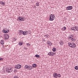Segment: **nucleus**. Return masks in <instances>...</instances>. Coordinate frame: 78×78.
<instances>
[{
	"label": "nucleus",
	"instance_id": "f257e3e1",
	"mask_svg": "<svg viewBox=\"0 0 78 78\" xmlns=\"http://www.w3.org/2000/svg\"><path fill=\"white\" fill-rule=\"evenodd\" d=\"M68 45L73 48H75L76 47V44L74 43H69Z\"/></svg>",
	"mask_w": 78,
	"mask_h": 78
},
{
	"label": "nucleus",
	"instance_id": "f03ea898",
	"mask_svg": "<svg viewBox=\"0 0 78 78\" xmlns=\"http://www.w3.org/2000/svg\"><path fill=\"white\" fill-rule=\"evenodd\" d=\"M25 18L24 17L19 16L17 20L19 22H20V21H25Z\"/></svg>",
	"mask_w": 78,
	"mask_h": 78
},
{
	"label": "nucleus",
	"instance_id": "7ed1b4c3",
	"mask_svg": "<svg viewBox=\"0 0 78 78\" xmlns=\"http://www.w3.org/2000/svg\"><path fill=\"white\" fill-rule=\"evenodd\" d=\"M55 19V17L54 15L51 14L50 15V18H49V20L50 21H53L54 19Z\"/></svg>",
	"mask_w": 78,
	"mask_h": 78
},
{
	"label": "nucleus",
	"instance_id": "20e7f679",
	"mask_svg": "<svg viewBox=\"0 0 78 78\" xmlns=\"http://www.w3.org/2000/svg\"><path fill=\"white\" fill-rule=\"evenodd\" d=\"M25 67L26 69L32 70L33 69V67L31 66H28V65H26Z\"/></svg>",
	"mask_w": 78,
	"mask_h": 78
},
{
	"label": "nucleus",
	"instance_id": "39448f33",
	"mask_svg": "<svg viewBox=\"0 0 78 78\" xmlns=\"http://www.w3.org/2000/svg\"><path fill=\"white\" fill-rule=\"evenodd\" d=\"M73 9L72 6H69L66 7V10H72Z\"/></svg>",
	"mask_w": 78,
	"mask_h": 78
},
{
	"label": "nucleus",
	"instance_id": "423d86ee",
	"mask_svg": "<svg viewBox=\"0 0 78 78\" xmlns=\"http://www.w3.org/2000/svg\"><path fill=\"white\" fill-rule=\"evenodd\" d=\"M21 65H17L15 66V67L17 69H20V68H21Z\"/></svg>",
	"mask_w": 78,
	"mask_h": 78
},
{
	"label": "nucleus",
	"instance_id": "0eeeda50",
	"mask_svg": "<svg viewBox=\"0 0 78 78\" xmlns=\"http://www.w3.org/2000/svg\"><path fill=\"white\" fill-rule=\"evenodd\" d=\"M78 28H77L75 27H73L71 28V30H73V31H78Z\"/></svg>",
	"mask_w": 78,
	"mask_h": 78
},
{
	"label": "nucleus",
	"instance_id": "6e6552de",
	"mask_svg": "<svg viewBox=\"0 0 78 78\" xmlns=\"http://www.w3.org/2000/svg\"><path fill=\"white\" fill-rule=\"evenodd\" d=\"M3 32L4 33H7L9 32V30L8 29H4L3 30Z\"/></svg>",
	"mask_w": 78,
	"mask_h": 78
},
{
	"label": "nucleus",
	"instance_id": "1a4fd4ad",
	"mask_svg": "<svg viewBox=\"0 0 78 78\" xmlns=\"http://www.w3.org/2000/svg\"><path fill=\"white\" fill-rule=\"evenodd\" d=\"M47 44L49 46H51L52 45V43L49 41H48L47 42Z\"/></svg>",
	"mask_w": 78,
	"mask_h": 78
},
{
	"label": "nucleus",
	"instance_id": "9d476101",
	"mask_svg": "<svg viewBox=\"0 0 78 78\" xmlns=\"http://www.w3.org/2000/svg\"><path fill=\"white\" fill-rule=\"evenodd\" d=\"M8 73H11L12 71V69L10 68V69H8L7 70Z\"/></svg>",
	"mask_w": 78,
	"mask_h": 78
},
{
	"label": "nucleus",
	"instance_id": "9b49d317",
	"mask_svg": "<svg viewBox=\"0 0 78 78\" xmlns=\"http://www.w3.org/2000/svg\"><path fill=\"white\" fill-rule=\"evenodd\" d=\"M28 34V31H25L23 32V35H24V36H25V35H27Z\"/></svg>",
	"mask_w": 78,
	"mask_h": 78
},
{
	"label": "nucleus",
	"instance_id": "f8f14e48",
	"mask_svg": "<svg viewBox=\"0 0 78 78\" xmlns=\"http://www.w3.org/2000/svg\"><path fill=\"white\" fill-rule=\"evenodd\" d=\"M73 35H70V37L68 38L69 39H70L71 40L72 38H73Z\"/></svg>",
	"mask_w": 78,
	"mask_h": 78
},
{
	"label": "nucleus",
	"instance_id": "ddd939ff",
	"mask_svg": "<svg viewBox=\"0 0 78 78\" xmlns=\"http://www.w3.org/2000/svg\"><path fill=\"white\" fill-rule=\"evenodd\" d=\"M53 76L54 78H57V73H54L53 74Z\"/></svg>",
	"mask_w": 78,
	"mask_h": 78
},
{
	"label": "nucleus",
	"instance_id": "4468645a",
	"mask_svg": "<svg viewBox=\"0 0 78 78\" xmlns=\"http://www.w3.org/2000/svg\"><path fill=\"white\" fill-rule=\"evenodd\" d=\"M59 44H60V45H62L64 44V42L62 41H61L59 42Z\"/></svg>",
	"mask_w": 78,
	"mask_h": 78
},
{
	"label": "nucleus",
	"instance_id": "2eb2a0df",
	"mask_svg": "<svg viewBox=\"0 0 78 78\" xmlns=\"http://www.w3.org/2000/svg\"><path fill=\"white\" fill-rule=\"evenodd\" d=\"M48 55H49V56H53V53L51 52H50L48 53Z\"/></svg>",
	"mask_w": 78,
	"mask_h": 78
},
{
	"label": "nucleus",
	"instance_id": "dca6fc26",
	"mask_svg": "<svg viewBox=\"0 0 78 78\" xmlns=\"http://www.w3.org/2000/svg\"><path fill=\"white\" fill-rule=\"evenodd\" d=\"M19 44L20 46H22L23 45V42H20L19 43Z\"/></svg>",
	"mask_w": 78,
	"mask_h": 78
},
{
	"label": "nucleus",
	"instance_id": "f3484780",
	"mask_svg": "<svg viewBox=\"0 0 78 78\" xmlns=\"http://www.w3.org/2000/svg\"><path fill=\"white\" fill-rule=\"evenodd\" d=\"M37 66V65L35 64H33L32 65V66L33 67H34V68H36V67Z\"/></svg>",
	"mask_w": 78,
	"mask_h": 78
},
{
	"label": "nucleus",
	"instance_id": "a211bd4d",
	"mask_svg": "<svg viewBox=\"0 0 78 78\" xmlns=\"http://www.w3.org/2000/svg\"><path fill=\"white\" fill-rule=\"evenodd\" d=\"M66 27H63L62 28V31H64V30H66Z\"/></svg>",
	"mask_w": 78,
	"mask_h": 78
},
{
	"label": "nucleus",
	"instance_id": "6ab92c4d",
	"mask_svg": "<svg viewBox=\"0 0 78 78\" xmlns=\"http://www.w3.org/2000/svg\"><path fill=\"white\" fill-rule=\"evenodd\" d=\"M23 30H20V35H22V34H23Z\"/></svg>",
	"mask_w": 78,
	"mask_h": 78
},
{
	"label": "nucleus",
	"instance_id": "aec40b11",
	"mask_svg": "<svg viewBox=\"0 0 78 78\" xmlns=\"http://www.w3.org/2000/svg\"><path fill=\"white\" fill-rule=\"evenodd\" d=\"M0 43L1 44L3 45L4 44V41L3 40H1Z\"/></svg>",
	"mask_w": 78,
	"mask_h": 78
},
{
	"label": "nucleus",
	"instance_id": "412c9836",
	"mask_svg": "<svg viewBox=\"0 0 78 78\" xmlns=\"http://www.w3.org/2000/svg\"><path fill=\"white\" fill-rule=\"evenodd\" d=\"M71 40H72V42H75V41H76V40H75V39L73 38H72V39H71Z\"/></svg>",
	"mask_w": 78,
	"mask_h": 78
},
{
	"label": "nucleus",
	"instance_id": "4be33fe9",
	"mask_svg": "<svg viewBox=\"0 0 78 78\" xmlns=\"http://www.w3.org/2000/svg\"><path fill=\"white\" fill-rule=\"evenodd\" d=\"M56 48H53V49H52V51H56Z\"/></svg>",
	"mask_w": 78,
	"mask_h": 78
},
{
	"label": "nucleus",
	"instance_id": "5701e85b",
	"mask_svg": "<svg viewBox=\"0 0 78 78\" xmlns=\"http://www.w3.org/2000/svg\"><path fill=\"white\" fill-rule=\"evenodd\" d=\"M35 57H36L37 58H40V56L39 55H35Z\"/></svg>",
	"mask_w": 78,
	"mask_h": 78
},
{
	"label": "nucleus",
	"instance_id": "b1692460",
	"mask_svg": "<svg viewBox=\"0 0 78 78\" xmlns=\"http://www.w3.org/2000/svg\"><path fill=\"white\" fill-rule=\"evenodd\" d=\"M48 36H49V35L48 34H45L44 36V37H48Z\"/></svg>",
	"mask_w": 78,
	"mask_h": 78
},
{
	"label": "nucleus",
	"instance_id": "393cba45",
	"mask_svg": "<svg viewBox=\"0 0 78 78\" xmlns=\"http://www.w3.org/2000/svg\"><path fill=\"white\" fill-rule=\"evenodd\" d=\"M75 69H76V70H78V66H76L75 67Z\"/></svg>",
	"mask_w": 78,
	"mask_h": 78
},
{
	"label": "nucleus",
	"instance_id": "a878e982",
	"mask_svg": "<svg viewBox=\"0 0 78 78\" xmlns=\"http://www.w3.org/2000/svg\"><path fill=\"white\" fill-rule=\"evenodd\" d=\"M57 76H58V78H60V77H61V75L60 74H58L57 75Z\"/></svg>",
	"mask_w": 78,
	"mask_h": 78
},
{
	"label": "nucleus",
	"instance_id": "bb28decb",
	"mask_svg": "<svg viewBox=\"0 0 78 78\" xmlns=\"http://www.w3.org/2000/svg\"><path fill=\"white\" fill-rule=\"evenodd\" d=\"M36 6H39V3L37 2V3L36 4Z\"/></svg>",
	"mask_w": 78,
	"mask_h": 78
},
{
	"label": "nucleus",
	"instance_id": "cd10ccee",
	"mask_svg": "<svg viewBox=\"0 0 78 78\" xmlns=\"http://www.w3.org/2000/svg\"><path fill=\"white\" fill-rule=\"evenodd\" d=\"M16 40H17V38H13V41H16Z\"/></svg>",
	"mask_w": 78,
	"mask_h": 78
},
{
	"label": "nucleus",
	"instance_id": "c85d7f7f",
	"mask_svg": "<svg viewBox=\"0 0 78 78\" xmlns=\"http://www.w3.org/2000/svg\"><path fill=\"white\" fill-rule=\"evenodd\" d=\"M14 78H19V77L17 76H14Z\"/></svg>",
	"mask_w": 78,
	"mask_h": 78
},
{
	"label": "nucleus",
	"instance_id": "c756f323",
	"mask_svg": "<svg viewBox=\"0 0 78 78\" xmlns=\"http://www.w3.org/2000/svg\"><path fill=\"white\" fill-rule=\"evenodd\" d=\"M26 45L27 46H30V44L29 43H26Z\"/></svg>",
	"mask_w": 78,
	"mask_h": 78
},
{
	"label": "nucleus",
	"instance_id": "7c9ffc66",
	"mask_svg": "<svg viewBox=\"0 0 78 78\" xmlns=\"http://www.w3.org/2000/svg\"><path fill=\"white\" fill-rule=\"evenodd\" d=\"M2 5H5V2H2Z\"/></svg>",
	"mask_w": 78,
	"mask_h": 78
},
{
	"label": "nucleus",
	"instance_id": "2f4dec72",
	"mask_svg": "<svg viewBox=\"0 0 78 78\" xmlns=\"http://www.w3.org/2000/svg\"><path fill=\"white\" fill-rule=\"evenodd\" d=\"M3 60V58H0V61H2Z\"/></svg>",
	"mask_w": 78,
	"mask_h": 78
},
{
	"label": "nucleus",
	"instance_id": "473e14b6",
	"mask_svg": "<svg viewBox=\"0 0 78 78\" xmlns=\"http://www.w3.org/2000/svg\"><path fill=\"white\" fill-rule=\"evenodd\" d=\"M24 49H25V50H28V48H26V47H25L24 48Z\"/></svg>",
	"mask_w": 78,
	"mask_h": 78
},
{
	"label": "nucleus",
	"instance_id": "72a5a7b5",
	"mask_svg": "<svg viewBox=\"0 0 78 78\" xmlns=\"http://www.w3.org/2000/svg\"><path fill=\"white\" fill-rule=\"evenodd\" d=\"M14 71L15 72H17V70L16 69H15L14 70Z\"/></svg>",
	"mask_w": 78,
	"mask_h": 78
},
{
	"label": "nucleus",
	"instance_id": "f704fd0d",
	"mask_svg": "<svg viewBox=\"0 0 78 78\" xmlns=\"http://www.w3.org/2000/svg\"><path fill=\"white\" fill-rule=\"evenodd\" d=\"M2 1H0V4H2Z\"/></svg>",
	"mask_w": 78,
	"mask_h": 78
},
{
	"label": "nucleus",
	"instance_id": "c9c22d12",
	"mask_svg": "<svg viewBox=\"0 0 78 78\" xmlns=\"http://www.w3.org/2000/svg\"><path fill=\"white\" fill-rule=\"evenodd\" d=\"M52 55H53V56L54 55V54H55V53L54 52H52Z\"/></svg>",
	"mask_w": 78,
	"mask_h": 78
}]
</instances>
